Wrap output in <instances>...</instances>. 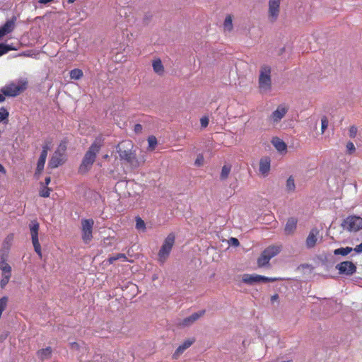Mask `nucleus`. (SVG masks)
Returning a JSON list of instances; mask_svg holds the SVG:
<instances>
[{"label": "nucleus", "mask_w": 362, "mask_h": 362, "mask_svg": "<svg viewBox=\"0 0 362 362\" xmlns=\"http://www.w3.org/2000/svg\"><path fill=\"white\" fill-rule=\"evenodd\" d=\"M103 146V140L100 138H96L93 144L86 152L81 163L79 166L78 171L80 173H86L91 168L93 165L97 154L99 153Z\"/></svg>", "instance_id": "nucleus-1"}, {"label": "nucleus", "mask_w": 362, "mask_h": 362, "mask_svg": "<svg viewBox=\"0 0 362 362\" xmlns=\"http://www.w3.org/2000/svg\"><path fill=\"white\" fill-rule=\"evenodd\" d=\"M28 82L25 79H19L6 84L1 88L2 93L6 96L15 97L27 88Z\"/></svg>", "instance_id": "nucleus-2"}, {"label": "nucleus", "mask_w": 362, "mask_h": 362, "mask_svg": "<svg viewBox=\"0 0 362 362\" xmlns=\"http://www.w3.org/2000/svg\"><path fill=\"white\" fill-rule=\"evenodd\" d=\"M175 235L173 233H169L164 240L163 243L160 247L158 254V260L160 264H164V262L168 258L172 248L175 244Z\"/></svg>", "instance_id": "nucleus-3"}, {"label": "nucleus", "mask_w": 362, "mask_h": 362, "mask_svg": "<svg viewBox=\"0 0 362 362\" xmlns=\"http://www.w3.org/2000/svg\"><path fill=\"white\" fill-rule=\"evenodd\" d=\"M271 68L264 65L262 66L259 76V88L262 92H267L271 89Z\"/></svg>", "instance_id": "nucleus-4"}, {"label": "nucleus", "mask_w": 362, "mask_h": 362, "mask_svg": "<svg viewBox=\"0 0 362 362\" xmlns=\"http://www.w3.org/2000/svg\"><path fill=\"white\" fill-rule=\"evenodd\" d=\"M344 230L349 232H356L362 229V218L356 216H349L341 224Z\"/></svg>", "instance_id": "nucleus-5"}, {"label": "nucleus", "mask_w": 362, "mask_h": 362, "mask_svg": "<svg viewBox=\"0 0 362 362\" xmlns=\"http://www.w3.org/2000/svg\"><path fill=\"white\" fill-rule=\"evenodd\" d=\"M29 227H30V230L32 243L33 245L34 250H35V252L41 258L42 257L41 246H40V244L39 243V239H38V231H39V228H40V225L37 221L34 220L30 222Z\"/></svg>", "instance_id": "nucleus-6"}, {"label": "nucleus", "mask_w": 362, "mask_h": 362, "mask_svg": "<svg viewBox=\"0 0 362 362\" xmlns=\"http://www.w3.org/2000/svg\"><path fill=\"white\" fill-rule=\"evenodd\" d=\"M117 151L121 160L127 161L132 168H137L139 165L138 159L134 153L130 149H122V146L119 145L117 148Z\"/></svg>", "instance_id": "nucleus-7"}, {"label": "nucleus", "mask_w": 362, "mask_h": 362, "mask_svg": "<svg viewBox=\"0 0 362 362\" xmlns=\"http://www.w3.org/2000/svg\"><path fill=\"white\" fill-rule=\"evenodd\" d=\"M94 221L92 218L81 220L82 239L85 243H88L92 238Z\"/></svg>", "instance_id": "nucleus-8"}, {"label": "nucleus", "mask_w": 362, "mask_h": 362, "mask_svg": "<svg viewBox=\"0 0 362 362\" xmlns=\"http://www.w3.org/2000/svg\"><path fill=\"white\" fill-rule=\"evenodd\" d=\"M336 269L341 275L351 276L356 273V266L350 261H344L336 265Z\"/></svg>", "instance_id": "nucleus-9"}, {"label": "nucleus", "mask_w": 362, "mask_h": 362, "mask_svg": "<svg viewBox=\"0 0 362 362\" xmlns=\"http://www.w3.org/2000/svg\"><path fill=\"white\" fill-rule=\"evenodd\" d=\"M288 109L283 105H279L270 115L269 119L273 124H278L281 119L286 115Z\"/></svg>", "instance_id": "nucleus-10"}, {"label": "nucleus", "mask_w": 362, "mask_h": 362, "mask_svg": "<svg viewBox=\"0 0 362 362\" xmlns=\"http://www.w3.org/2000/svg\"><path fill=\"white\" fill-rule=\"evenodd\" d=\"M281 0H269V18L271 21H275L279 14Z\"/></svg>", "instance_id": "nucleus-11"}, {"label": "nucleus", "mask_w": 362, "mask_h": 362, "mask_svg": "<svg viewBox=\"0 0 362 362\" xmlns=\"http://www.w3.org/2000/svg\"><path fill=\"white\" fill-rule=\"evenodd\" d=\"M16 17L13 16L8 20L3 25L0 26V38L11 33L15 28Z\"/></svg>", "instance_id": "nucleus-12"}, {"label": "nucleus", "mask_w": 362, "mask_h": 362, "mask_svg": "<svg viewBox=\"0 0 362 362\" xmlns=\"http://www.w3.org/2000/svg\"><path fill=\"white\" fill-rule=\"evenodd\" d=\"M318 233L319 230L317 228H314L311 229L305 240V245L307 248L311 249L315 246Z\"/></svg>", "instance_id": "nucleus-13"}, {"label": "nucleus", "mask_w": 362, "mask_h": 362, "mask_svg": "<svg viewBox=\"0 0 362 362\" xmlns=\"http://www.w3.org/2000/svg\"><path fill=\"white\" fill-rule=\"evenodd\" d=\"M205 313V310H200L199 312L194 313L192 314L190 316L185 317L182 320L180 325L182 327H188L192 325L194 322H196L200 317H202Z\"/></svg>", "instance_id": "nucleus-14"}, {"label": "nucleus", "mask_w": 362, "mask_h": 362, "mask_svg": "<svg viewBox=\"0 0 362 362\" xmlns=\"http://www.w3.org/2000/svg\"><path fill=\"white\" fill-rule=\"evenodd\" d=\"M194 342V339H186L181 345H180L173 355L174 359H177Z\"/></svg>", "instance_id": "nucleus-15"}, {"label": "nucleus", "mask_w": 362, "mask_h": 362, "mask_svg": "<svg viewBox=\"0 0 362 362\" xmlns=\"http://www.w3.org/2000/svg\"><path fill=\"white\" fill-rule=\"evenodd\" d=\"M298 219L295 217H291L287 220L284 228V232L286 235H292L294 233L297 228Z\"/></svg>", "instance_id": "nucleus-16"}, {"label": "nucleus", "mask_w": 362, "mask_h": 362, "mask_svg": "<svg viewBox=\"0 0 362 362\" xmlns=\"http://www.w3.org/2000/svg\"><path fill=\"white\" fill-rule=\"evenodd\" d=\"M271 159L269 157H264L259 161V172L264 175L267 176L270 170Z\"/></svg>", "instance_id": "nucleus-17"}, {"label": "nucleus", "mask_w": 362, "mask_h": 362, "mask_svg": "<svg viewBox=\"0 0 362 362\" xmlns=\"http://www.w3.org/2000/svg\"><path fill=\"white\" fill-rule=\"evenodd\" d=\"M63 163L62 155L55 152L49 161V166L51 168H56Z\"/></svg>", "instance_id": "nucleus-18"}, {"label": "nucleus", "mask_w": 362, "mask_h": 362, "mask_svg": "<svg viewBox=\"0 0 362 362\" xmlns=\"http://www.w3.org/2000/svg\"><path fill=\"white\" fill-rule=\"evenodd\" d=\"M280 251L281 247L279 246L271 245L267 247L262 252L271 259L272 257L277 255Z\"/></svg>", "instance_id": "nucleus-19"}, {"label": "nucleus", "mask_w": 362, "mask_h": 362, "mask_svg": "<svg viewBox=\"0 0 362 362\" xmlns=\"http://www.w3.org/2000/svg\"><path fill=\"white\" fill-rule=\"evenodd\" d=\"M258 274H245L243 276L242 281L246 284L254 285L259 283Z\"/></svg>", "instance_id": "nucleus-20"}, {"label": "nucleus", "mask_w": 362, "mask_h": 362, "mask_svg": "<svg viewBox=\"0 0 362 362\" xmlns=\"http://www.w3.org/2000/svg\"><path fill=\"white\" fill-rule=\"evenodd\" d=\"M272 144L276 148V149L279 152L286 151V148H287L286 144H285L284 141H283L279 138H277V137L274 138L272 139Z\"/></svg>", "instance_id": "nucleus-21"}, {"label": "nucleus", "mask_w": 362, "mask_h": 362, "mask_svg": "<svg viewBox=\"0 0 362 362\" xmlns=\"http://www.w3.org/2000/svg\"><path fill=\"white\" fill-rule=\"evenodd\" d=\"M153 71L158 75H162L164 72V67L160 59H157L153 62Z\"/></svg>", "instance_id": "nucleus-22"}, {"label": "nucleus", "mask_w": 362, "mask_h": 362, "mask_svg": "<svg viewBox=\"0 0 362 362\" xmlns=\"http://www.w3.org/2000/svg\"><path fill=\"white\" fill-rule=\"evenodd\" d=\"M37 354L40 359L45 360L49 358L51 356L52 349L51 347H47L45 349L39 350Z\"/></svg>", "instance_id": "nucleus-23"}, {"label": "nucleus", "mask_w": 362, "mask_h": 362, "mask_svg": "<svg viewBox=\"0 0 362 362\" xmlns=\"http://www.w3.org/2000/svg\"><path fill=\"white\" fill-rule=\"evenodd\" d=\"M353 251V248L350 247H339L334 251V254L335 255H342L346 256L349 255L351 252Z\"/></svg>", "instance_id": "nucleus-24"}, {"label": "nucleus", "mask_w": 362, "mask_h": 362, "mask_svg": "<svg viewBox=\"0 0 362 362\" xmlns=\"http://www.w3.org/2000/svg\"><path fill=\"white\" fill-rule=\"evenodd\" d=\"M117 260H122V262H126L127 261V257L123 253H118L114 256L110 257L107 259L110 264H112Z\"/></svg>", "instance_id": "nucleus-25"}, {"label": "nucleus", "mask_w": 362, "mask_h": 362, "mask_svg": "<svg viewBox=\"0 0 362 362\" xmlns=\"http://www.w3.org/2000/svg\"><path fill=\"white\" fill-rule=\"evenodd\" d=\"M230 170H231L230 165H224L223 166L221 172L220 179L221 180H226L230 173Z\"/></svg>", "instance_id": "nucleus-26"}, {"label": "nucleus", "mask_w": 362, "mask_h": 362, "mask_svg": "<svg viewBox=\"0 0 362 362\" xmlns=\"http://www.w3.org/2000/svg\"><path fill=\"white\" fill-rule=\"evenodd\" d=\"M83 75V73L82 70L79 69H74L69 73L70 78L74 80H79L82 78Z\"/></svg>", "instance_id": "nucleus-27"}, {"label": "nucleus", "mask_w": 362, "mask_h": 362, "mask_svg": "<svg viewBox=\"0 0 362 362\" xmlns=\"http://www.w3.org/2000/svg\"><path fill=\"white\" fill-rule=\"evenodd\" d=\"M269 261L270 259L262 252L261 255L257 259V264L259 267H263L269 264Z\"/></svg>", "instance_id": "nucleus-28"}, {"label": "nucleus", "mask_w": 362, "mask_h": 362, "mask_svg": "<svg viewBox=\"0 0 362 362\" xmlns=\"http://www.w3.org/2000/svg\"><path fill=\"white\" fill-rule=\"evenodd\" d=\"M136 228L139 230L145 231L146 230V223L144 220L137 216L136 217Z\"/></svg>", "instance_id": "nucleus-29"}, {"label": "nucleus", "mask_w": 362, "mask_h": 362, "mask_svg": "<svg viewBox=\"0 0 362 362\" xmlns=\"http://www.w3.org/2000/svg\"><path fill=\"white\" fill-rule=\"evenodd\" d=\"M224 29L230 31L233 29L232 17L228 15L226 17L223 23Z\"/></svg>", "instance_id": "nucleus-30"}, {"label": "nucleus", "mask_w": 362, "mask_h": 362, "mask_svg": "<svg viewBox=\"0 0 362 362\" xmlns=\"http://www.w3.org/2000/svg\"><path fill=\"white\" fill-rule=\"evenodd\" d=\"M296 185L294 179L290 176L286 181V189L288 191L293 192L295 190Z\"/></svg>", "instance_id": "nucleus-31"}, {"label": "nucleus", "mask_w": 362, "mask_h": 362, "mask_svg": "<svg viewBox=\"0 0 362 362\" xmlns=\"http://www.w3.org/2000/svg\"><path fill=\"white\" fill-rule=\"evenodd\" d=\"M51 189L47 186L42 185V187L40 190V196L42 197H49L50 194Z\"/></svg>", "instance_id": "nucleus-32"}, {"label": "nucleus", "mask_w": 362, "mask_h": 362, "mask_svg": "<svg viewBox=\"0 0 362 362\" xmlns=\"http://www.w3.org/2000/svg\"><path fill=\"white\" fill-rule=\"evenodd\" d=\"M45 161L46 159L39 158L37 163L36 173H40L42 171V170L44 169Z\"/></svg>", "instance_id": "nucleus-33"}, {"label": "nucleus", "mask_w": 362, "mask_h": 362, "mask_svg": "<svg viewBox=\"0 0 362 362\" xmlns=\"http://www.w3.org/2000/svg\"><path fill=\"white\" fill-rule=\"evenodd\" d=\"M12 47L8 45H6V44H4V43H1L0 44V57L6 54L7 52H8L10 50H12Z\"/></svg>", "instance_id": "nucleus-34"}, {"label": "nucleus", "mask_w": 362, "mask_h": 362, "mask_svg": "<svg viewBox=\"0 0 362 362\" xmlns=\"http://www.w3.org/2000/svg\"><path fill=\"white\" fill-rule=\"evenodd\" d=\"M8 112L5 107H1L0 108V123L3 121L7 119L8 117Z\"/></svg>", "instance_id": "nucleus-35"}, {"label": "nucleus", "mask_w": 362, "mask_h": 362, "mask_svg": "<svg viewBox=\"0 0 362 362\" xmlns=\"http://www.w3.org/2000/svg\"><path fill=\"white\" fill-rule=\"evenodd\" d=\"M259 283L274 282L277 279L259 275Z\"/></svg>", "instance_id": "nucleus-36"}, {"label": "nucleus", "mask_w": 362, "mask_h": 362, "mask_svg": "<svg viewBox=\"0 0 362 362\" xmlns=\"http://www.w3.org/2000/svg\"><path fill=\"white\" fill-rule=\"evenodd\" d=\"M328 119L326 116H323L321 118V132L323 134L328 127Z\"/></svg>", "instance_id": "nucleus-37"}, {"label": "nucleus", "mask_w": 362, "mask_h": 362, "mask_svg": "<svg viewBox=\"0 0 362 362\" xmlns=\"http://www.w3.org/2000/svg\"><path fill=\"white\" fill-rule=\"evenodd\" d=\"M148 143L149 148L153 149L157 145V139L154 136H151L148 138Z\"/></svg>", "instance_id": "nucleus-38"}, {"label": "nucleus", "mask_w": 362, "mask_h": 362, "mask_svg": "<svg viewBox=\"0 0 362 362\" xmlns=\"http://www.w3.org/2000/svg\"><path fill=\"white\" fill-rule=\"evenodd\" d=\"M11 276H8V275H2V279H1V281H0V286L2 288H4L6 286V284L8 283Z\"/></svg>", "instance_id": "nucleus-39"}, {"label": "nucleus", "mask_w": 362, "mask_h": 362, "mask_svg": "<svg viewBox=\"0 0 362 362\" xmlns=\"http://www.w3.org/2000/svg\"><path fill=\"white\" fill-rule=\"evenodd\" d=\"M1 271L2 272V275L11 276V267L8 264L7 265L3 267L1 269Z\"/></svg>", "instance_id": "nucleus-40"}, {"label": "nucleus", "mask_w": 362, "mask_h": 362, "mask_svg": "<svg viewBox=\"0 0 362 362\" xmlns=\"http://www.w3.org/2000/svg\"><path fill=\"white\" fill-rule=\"evenodd\" d=\"M49 149V146L48 144L44 145L42 146V150L41 151L40 158H42L46 159L47 158V152H48Z\"/></svg>", "instance_id": "nucleus-41"}, {"label": "nucleus", "mask_w": 362, "mask_h": 362, "mask_svg": "<svg viewBox=\"0 0 362 362\" xmlns=\"http://www.w3.org/2000/svg\"><path fill=\"white\" fill-rule=\"evenodd\" d=\"M346 149H347V152L349 153V154H352L353 153L355 152L356 151V148H355V146L354 144H353V142L351 141H349L347 144H346Z\"/></svg>", "instance_id": "nucleus-42"}, {"label": "nucleus", "mask_w": 362, "mask_h": 362, "mask_svg": "<svg viewBox=\"0 0 362 362\" xmlns=\"http://www.w3.org/2000/svg\"><path fill=\"white\" fill-rule=\"evenodd\" d=\"M204 163V156L202 154H199L194 161V165L197 167L202 165Z\"/></svg>", "instance_id": "nucleus-43"}, {"label": "nucleus", "mask_w": 362, "mask_h": 362, "mask_svg": "<svg viewBox=\"0 0 362 362\" xmlns=\"http://www.w3.org/2000/svg\"><path fill=\"white\" fill-rule=\"evenodd\" d=\"M357 134V127L354 125L351 126L349 131V134L351 138H354Z\"/></svg>", "instance_id": "nucleus-44"}, {"label": "nucleus", "mask_w": 362, "mask_h": 362, "mask_svg": "<svg viewBox=\"0 0 362 362\" xmlns=\"http://www.w3.org/2000/svg\"><path fill=\"white\" fill-rule=\"evenodd\" d=\"M200 123H201L202 127H204V128L206 127L209 124V118L206 117H202L200 119Z\"/></svg>", "instance_id": "nucleus-45"}, {"label": "nucleus", "mask_w": 362, "mask_h": 362, "mask_svg": "<svg viewBox=\"0 0 362 362\" xmlns=\"http://www.w3.org/2000/svg\"><path fill=\"white\" fill-rule=\"evenodd\" d=\"M229 243L235 247H237L240 245L239 240L235 238H230L229 240Z\"/></svg>", "instance_id": "nucleus-46"}, {"label": "nucleus", "mask_w": 362, "mask_h": 362, "mask_svg": "<svg viewBox=\"0 0 362 362\" xmlns=\"http://www.w3.org/2000/svg\"><path fill=\"white\" fill-rule=\"evenodd\" d=\"M142 131V126L140 124H136L134 126V132L136 133H140Z\"/></svg>", "instance_id": "nucleus-47"}, {"label": "nucleus", "mask_w": 362, "mask_h": 362, "mask_svg": "<svg viewBox=\"0 0 362 362\" xmlns=\"http://www.w3.org/2000/svg\"><path fill=\"white\" fill-rule=\"evenodd\" d=\"M353 250H354L357 253L361 252H362V243H360L359 245H356V247L354 249H353Z\"/></svg>", "instance_id": "nucleus-48"}, {"label": "nucleus", "mask_w": 362, "mask_h": 362, "mask_svg": "<svg viewBox=\"0 0 362 362\" xmlns=\"http://www.w3.org/2000/svg\"><path fill=\"white\" fill-rule=\"evenodd\" d=\"M50 181H51V178L50 177H46L45 179V183H41L42 185L43 186H47L50 183Z\"/></svg>", "instance_id": "nucleus-49"}, {"label": "nucleus", "mask_w": 362, "mask_h": 362, "mask_svg": "<svg viewBox=\"0 0 362 362\" xmlns=\"http://www.w3.org/2000/svg\"><path fill=\"white\" fill-rule=\"evenodd\" d=\"M0 173L2 175H6V170L5 169V168L0 163Z\"/></svg>", "instance_id": "nucleus-50"}, {"label": "nucleus", "mask_w": 362, "mask_h": 362, "mask_svg": "<svg viewBox=\"0 0 362 362\" xmlns=\"http://www.w3.org/2000/svg\"><path fill=\"white\" fill-rule=\"evenodd\" d=\"M54 0H39V3L40 4H47L48 3H50L52 1H53Z\"/></svg>", "instance_id": "nucleus-51"}, {"label": "nucleus", "mask_w": 362, "mask_h": 362, "mask_svg": "<svg viewBox=\"0 0 362 362\" xmlns=\"http://www.w3.org/2000/svg\"><path fill=\"white\" fill-rule=\"evenodd\" d=\"M6 261V257L4 255H0V262H4Z\"/></svg>", "instance_id": "nucleus-52"}, {"label": "nucleus", "mask_w": 362, "mask_h": 362, "mask_svg": "<svg viewBox=\"0 0 362 362\" xmlns=\"http://www.w3.org/2000/svg\"><path fill=\"white\" fill-rule=\"evenodd\" d=\"M71 346L74 349H78L79 346H78V344L77 343L74 342V343L71 344Z\"/></svg>", "instance_id": "nucleus-53"}, {"label": "nucleus", "mask_w": 362, "mask_h": 362, "mask_svg": "<svg viewBox=\"0 0 362 362\" xmlns=\"http://www.w3.org/2000/svg\"><path fill=\"white\" fill-rule=\"evenodd\" d=\"M7 264H8V263L6 262H6H0V269H1L3 267H4V266H6V265H7Z\"/></svg>", "instance_id": "nucleus-54"}, {"label": "nucleus", "mask_w": 362, "mask_h": 362, "mask_svg": "<svg viewBox=\"0 0 362 362\" xmlns=\"http://www.w3.org/2000/svg\"><path fill=\"white\" fill-rule=\"evenodd\" d=\"M5 97L4 94L0 93V103L4 101Z\"/></svg>", "instance_id": "nucleus-55"}, {"label": "nucleus", "mask_w": 362, "mask_h": 362, "mask_svg": "<svg viewBox=\"0 0 362 362\" xmlns=\"http://www.w3.org/2000/svg\"><path fill=\"white\" fill-rule=\"evenodd\" d=\"M278 297H279V296H278V295H277V294H275V295L272 296V300H274L277 299V298H278Z\"/></svg>", "instance_id": "nucleus-56"}, {"label": "nucleus", "mask_w": 362, "mask_h": 362, "mask_svg": "<svg viewBox=\"0 0 362 362\" xmlns=\"http://www.w3.org/2000/svg\"><path fill=\"white\" fill-rule=\"evenodd\" d=\"M123 10H124V15H126V14H127L126 9H125V8H123Z\"/></svg>", "instance_id": "nucleus-57"}, {"label": "nucleus", "mask_w": 362, "mask_h": 362, "mask_svg": "<svg viewBox=\"0 0 362 362\" xmlns=\"http://www.w3.org/2000/svg\"><path fill=\"white\" fill-rule=\"evenodd\" d=\"M69 2H73V1H74V0H69Z\"/></svg>", "instance_id": "nucleus-58"}]
</instances>
